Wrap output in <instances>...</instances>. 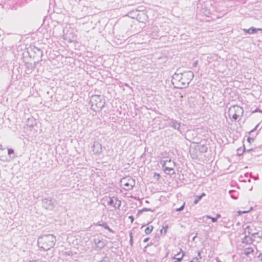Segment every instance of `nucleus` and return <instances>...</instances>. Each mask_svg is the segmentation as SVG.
Segmentation results:
<instances>
[{
  "label": "nucleus",
  "mask_w": 262,
  "mask_h": 262,
  "mask_svg": "<svg viewBox=\"0 0 262 262\" xmlns=\"http://www.w3.org/2000/svg\"><path fill=\"white\" fill-rule=\"evenodd\" d=\"M56 242V236L52 234H43L38 238V247L44 251H48L53 247Z\"/></svg>",
  "instance_id": "nucleus-1"
},
{
  "label": "nucleus",
  "mask_w": 262,
  "mask_h": 262,
  "mask_svg": "<svg viewBox=\"0 0 262 262\" xmlns=\"http://www.w3.org/2000/svg\"><path fill=\"white\" fill-rule=\"evenodd\" d=\"M90 103L91 109L95 112L100 111L105 103L103 96L99 95H94L91 97Z\"/></svg>",
  "instance_id": "nucleus-2"
},
{
  "label": "nucleus",
  "mask_w": 262,
  "mask_h": 262,
  "mask_svg": "<svg viewBox=\"0 0 262 262\" xmlns=\"http://www.w3.org/2000/svg\"><path fill=\"white\" fill-rule=\"evenodd\" d=\"M194 77V74L190 71L184 72L182 73L181 83L180 85L174 86L178 89H183L187 88L190 81Z\"/></svg>",
  "instance_id": "nucleus-3"
},
{
  "label": "nucleus",
  "mask_w": 262,
  "mask_h": 262,
  "mask_svg": "<svg viewBox=\"0 0 262 262\" xmlns=\"http://www.w3.org/2000/svg\"><path fill=\"white\" fill-rule=\"evenodd\" d=\"M120 183L121 186H123V188L126 190H132L135 185V181L130 177L123 178Z\"/></svg>",
  "instance_id": "nucleus-4"
},
{
  "label": "nucleus",
  "mask_w": 262,
  "mask_h": 262,
  "mask_svg": "<svg viewBox=\"0 0 262 262\" xmlns=\"http://www.w3.org/2000/svg\"><path fill=\"white\" fill-rule=\"evenodd\" d=\"M56 203V200L51 198H45L42 200V207L46 209L52 210Z\"/></svg>",
  "instance_id": "nucleus-5"
},
{
  "label": "nucleus",
  "mask_w": 262,
  "mask_h": 262,
  "mask_svg": "<svg viewBox=\"0 0 262 262\" xmlns=\"http://www.w3.org/2000/svg\"><path fill=\"white\" fill-rule=\"evenodd\" d=\"M232 113L233 114L232 115V119L235 121L237 119L239 114L243 113V109L239 106L234 105L229 110V115H231Z\"/></svg>",
  "instance_id": "nucleus-6"
},
{
  "label": "nucleus",
  "mask_w": 262,
  "mask_h": 262,
  "mask_svg": "<svg viewBox=\"0 0 262 262\" xmlns=\"http://www.w3.org/2000/svg\"><path fill=\"white\" fill-rule=\"evenodd\" d=\"M92 148L95 154L99 155L102 152L101 144L98 141L94 142Z\"/></svg>",
  "instance_id": "nucleus-7"
},
{
  "label": "nucleus",
  "mask_w": 262,
  "mask_h": 262,
  "mask_svg": "<svg viewBox=\"0 0 262 262\" xmlns=\"http://www.w3.org/2000/svg\"><path fill=\"white\" fill-rule=\"evenodd\" d=\"M253 226H247L245 228V231L244 234L245 235L249 236L250 235H251L253 237H255L256 235H259L258 232H254L253 231Z\"/></svg>",
  "instance_id": "nucleus-8"
},
{
  "label": "nucleus",
  "mask_w": 262,
  "mask_h": 262,
  "mask_svg": "<svg viewBox=\"0 0 262 262\" xmlns=\"http://www.w3.org/2000/svg\"><path fill=\"white\" fill-rule=\"evenodd\" d=\"M160 163H161L163 168L165 167H174L176 165L175 162L174 161H172L170 159H166V160H161Z\"/></svg>",
  "instance_id": "nucleus-9"
},
{
  "label": "nucleus",
  "mask_w": 262,
  "mask_h": 262,
  "mask_svg": "<svg viewBox=\"0 0 262 262\" xmlns=\"http://www.w3.org/2000/svg\"><path fill=\"white\" fill-rule=\"evenodd\" d=\"M14 151L12 148H8V154L9 156V158H8L7 156H0V160L4 161V162H7L9 161L10 159H13L15 158V156L11 157V155L12 154H14Z\"/></svg>",
  "instance_id": "nucleus-10"
},
{
  "label": "nucleus",
  "mask_w": 262,
  "mask_h": 262,
  "mask_svg": "<svg viewBox=\"0 0 262 262\" xmlns=\"http://www.w3.org/2000/svg\"><path fill=\"white\" fill-rule=\"evenodd\" d=\"M182 76V73H174L172 76V82L174 84L175 83L177 84L178 85H180V83H181Z\"/></svg>",
  "instance_id": "nucleus-11"
},
{
  "label": "nucleus",
  "mask_w": 262,
  "mask_h": 262,
  "mask_svg": "<svg viewBox=\"0 0 262 262\" xmlns=\"http://www.w3.org/2000/svg\"><path fill=\"white\" fill-rule=\"evenodd\" d=\"M168 125L169 126L172 127L174 129L178 130V131L180 130V123L178 122L177 120L173 119H169Z\"/></svg>",
  "instance_id": "nucleus-12"
},
{
  "label": "nucleus",
  "mask_w": 262,
  "mask_h": 262,
  "mask_svg": "<svg viewBox=\"0 0 262 262\" xmlns=\"http://www.w3.org/2000/svg\"><path fill=\"white\" fill-rule=\"evenodd\" d=\"M184 255V253H183L182 250L181 249L180 252H178L177 254H175L172 257V259L176 260L173 262H180L182 260Z\"/></svg>",
  "instance_id": "nucleus-13"
},
{
  "label": "nucleus",
  "mask_w": 262,
  "mask_h": 262,
  "mask_svg": "<svg viewBox=\"0 0 262 262\" xmlns=\"http://www.w3.org/2000/svg\"><path fill=\"white\" fill-rule=\"evenodd\" d=\"M244 31L247 33L252 34L256 33L257 31H262V28H255L251 27L249 29H244Z\"/></svg>",
  "instance_id": "nucleus-14"
},
{
  "label": "nucleus",
  "mask_w": 262,
  "mask_h": 262,
  "mask_svg": "<svg viewBox=\"0 0 262 262\" xmlns=\"http://www.w3.org/2000/svg\"><path fill=\"white\" fill-rule=\"evenodd\" d=\"M94 243L96 247L100 249H102L105 246V242L99 239H95Z\"/></svg>",
  "instance_id": "nucleus-15"
},
{
  "label": "nucleus",
  "mask_w": 262,
  "mask_h": 262,
  "mask_svg": "<svg viewBox=\"0 0 262 262\" xmlns=\"http://www.w3.org/2000/svg\"><path fill=\"white\" fill-rule=\"evenodd\" d=\"M164 172L169 175H172L175 173L174 167H165L163 168Z\"/></svg>",
  "instance_id": "nucleus-16"
},
{
  "label": "nucleus",
  "mask_w": 262,
  "mask_h": 262,
  "mask_svg": "<svg viewBox=\"0 0 262 262\" xmlns=\"http://www.w3.org/2000/svg\"><path fill=\"white\" fill-rule=\"evenodd\" d=\"M198 150L201 153H205L207 151L208 147L204 144H199L197 145Z\"/></svg>",
  "instance_id": "nucleus-17"
},
{
  "label": "nucleus",
  "mask_w": 262,
  "mask_h": 262,
  "mask_svg": "<svg viewBox=\"0 0 262 262\" xmlns=\"http://www.w3.org/2000/svg\"><path fill=\"white\" fill-rule=\"evenodd\" d=\"M115 199H116L115 196L109 198V200L107 202L108 205L113 206L114 208H115Z\"/></svg>",
  "instance_id": "nucleus-18"
},
{
  "label": "nucleus",
  "mask_w": 262,
  "mask_h": 262,
  "mask_svg": "<svg viewBox=\"0 0 262 262\" xmlns=\"http://www.w3.org/2000/svg\"><path fill=\"white\" fill-rule=\"evenodd\" d=\"M33 52H34V53L36 54V55L40 56V57H41L42 56L43 53H42V51L40 49L34 47L33 48Z\"/></svg>",
  "instance_id": "nucleus-19"
},
{
  "label": "nucleus",
  "mask_w": 262,
  "mask_h": 262,
  "mask_svg": "<svg viewBox=\"0 0 262 262\" xmlns=\"http://www.w3.org/2000/svg\"><path fill=\"white\" fill-rule=\"evenodd\" d=\"M99 226H101V227H103L104 229L107 230L108 231H110V232H112V233H113L114 231H113V230H112L107 225V223H105V222H103L101 224H98Z\"/></svg>",
  "instance_id": "nucleus-20"
},
{
  "label": "nucleus",
  "mask_w": 262,
  "mask_h": 262,
  "mask_svg": "<svg viewBox=\"0 0 262 262\" xmlns=\"http://www.w3.org/2000/svg\"><path fill=\"white\" fill-rule=\"evenodd\" d=\"M252 242V239L249 236L245 235L244 238L243 239V243L250 244Z\"/></svg>",
  "instance_id": "nucleus-21"
},
{
  "label": "nucleus",
  "mask_w": 262,
  "mask_h": 262,
  "mask_svg": "<svg viewBox=\"0 0 262 262\" xmlns=\"http://www.w3.org/2000/svg\"><path fill=\"white\" fill-rule=\"evenodd\" d=\"M253 252V249L251 247L245 248L244 250V254L246 256H248L250 253Z\"/></svg>",
  "instance_id": "nucleus-22"
},
{
  "label": "nucleus",
  "mask_w": 262,
  "mask_h": 262,
  "mask_svg": "<svg viewBox=\"0 0 262 262\" xmlns=\"http://www.w3.org/2000/svg\"><path fill=\"white\" fill-rule=\"evenodd\" d=\"M115 200V209H120V208L121 205V201L120 200H119L117 197H116Z\"/></svg>",
  "instance_id": "nucleus-23"
},
{
  "label": "nucleus",
  "mask_w": 262,
  "mask_h": 262,
  "mask_svg": "<svg viewBox=\"0 0 262 262\" xmlns=\"http://www.w3.org/2000/svg\"><path fill=\"white\" fill-rule=\"evenodd\" d=\"M138 11L137 10L131 11L129 12H128V16L133 18H135V17H137L136 13L138 12Z\"/></svg>",
  "instance_id": "nucleus-24"
},
{
  "label": "nucleus",
  "mask_w": 262,
  "mask_h": 262,
  "mask_svg": "<svg viewBox=\"0 0 262 262\" xmlns=\"http://www.w3.org/2000/svg\"><path fill=\"white\" fill-rule=\"evenodd\" d=\"M206 194L205 193H202L200 195H196L195 196V199L194 201V204H196L202 198L203 196H205Z\"/></svg>",
  "instance_id": "nucleus-25"
},
{
  "label": "nucleus",
  "mask_w": 262,
  "mask_h": 262,
  "mask_svg": "<svg viewBox=\"0 0 262 262\" xmlns=\"http://www.w3.org/2000/svg\"><path fill=\"white\" fill-rule=\"evenodd\" d=\"M152 230H153L152 226H148L145 229V233H146V234H149L151 232Z\"/></svg>",
  "instance_id": "nucleus-26"
},
{
  "label": "nucleus",
  "mask_w": 262,
  "mask_h": 262,
  "mask_svg": "<svg viewBox=\"0 0 262 262\" xmlns=\"http://www.w3.org/2000/svg\"><path fill=\"white\" fill-rule=\"evenodd\" d=\"M207 217V219H211V221L213 222V223H215L217 222V219L215 217H211V216L210 215H205L204 216V217Z\"/></svg>",
  "instance_id": "nucleus-27"
},
{
  "label": "nucleus",
  "mask_w": 262,
  "mask_h": 262,
  "mask_svg": "<svg viewBox=\"0 0 262 262\" xmlns=\"http://www.w3.org/2000/svg\"><path fill=\"white\" fill-rule=\"evenodd\" d=\"M245 150V146L243 145V149L242 150V152H241L242 150L240 148H238L237 150V155L238 156H241L242 154H243V152Z\"/></svg>",
  "instance_id": "nucleus-28"
},
{
  "label": "nucleus",
  "mask_w": 262,
  "mask_h": 262,
  "mask_svg": "<svg viewBox=\"0 0 262 262\" xmlns=\"http://www.w3.org/2000/svg\"><path fill=\"white\" fill-rule=\"evenodd\" d=\"M100 262H111L110 258L107 256H105L100 261Z\"/></svg>",
  "instance_id": "nucleus-29"
},
{
  "label": "nucleus",
  "mask_w": 262,
  "mask_h": 262,
  "mask_svg": "<svg viewBox=\"0 0 262 262\" xmlns=\"http://www.w3.org/2000/svg\"><path fill=\"white\" fill-rule=\"evenodd\" d=\"M154 178L158 181L160 178V175L159 173H155L154 174Z\"/></svg>",
  "instance_id": "nucleus-30"
},
{
  "label": "nucleus",
  "mask_w": 262,
  "mask_h": 262,
  "mask_svg": "<svg viewBox=\"0 0 262 262\" xmlns=\"http://www.w3.org/2000/svg\"><path fill=\"white\" fill-rule=\"evenodd\" d=\"M167 228H168V226L167 225L166 226H165V227H163V229L161 230L160 232L161 233H162V232H163V229H164V234H166V233L167 232Z\"/></svg>",
  "instance_id": "nucleus-31"
},
{
  "label": "nucleus",
  "mask_w": 262,
  "mask_h": 262,
  "mask_svg": "<svg viewBox=\"0 0 262 262\" xmlns=\"http://www.w3.org/2000/svg\"><path fill=\"white\" fill-rule=\"evenodd\" d=\"M129 236H130L129 243H130V244L132 245L133 244V237L132 233H130Z\"/></svg>",
  "instance_id": "nucleus-32"
},
{
  "label": "nucleus",
  "mask_w": 262,
  "mask_h": 262,
  "mask_svg": "<svg viewBox=\"0 0 262 262\" xmlns=\"http://www.w3.org/2000/svg\"><path fill=\"white\" fill-rule=\"evenodd\" d=\"M253 141H254V138H253L248 137V139H247V141L249 143H251Z\"/></svg>",
  "instance_id": "nucleus-33"
},
{
  "label": "nucleus",
  "mask_w": 262,
  "mask_h": 262,
  "mask_svg": "<svg viewBox=\"0 0 262 262\" xmlns=\"http://www.w3.org/2000/svg\"><path fill=\"white\" fill-rule=\"evenodd\" d=\"M190 262H199V258L198 257H194L192 260H191Z\"/></svg>",
  "instance_id": "nucleus-34"
},
{
  "label": "nucleus",
  "mask_w": 262,
  "mask_h": 262,
  "mask_svg": "<svg viewBox=\"0 0 262 262\" xmlns=\"http://www.w3.org/2000/svg\"><path fill=\"white\" fill-rule=\"evenodd\" d=\"M184 205H185V203H184L183 205L181 207H180V208L177 209V211H180L184 209Z\"/></svg>",
  "instance_id": "nucleus-35"
},
{
  "label": "nucleus",
  "mask_w": 262,
  "mask_h": 262,
  "mask_svg": "<svg viewBox=\"0 0 262 262\" xmlns=\"http://www.w3.org/2000/svg\"><path fill=\"white\" fill-rule=\"evenodd\" d=\"M142 211H154V210H152L150 208H144L142 209Z\"/></svg>",
  "instance_id": "nucleus-36"
},
{
  "label": "nucleus",
  "mask_w": 262,
  "mask_h": 262,
  "mask_svg": "<svg viewBox=\"0 0 262 262\" xmlns=\"http://www.w3.org/2000/svg\"><path fill=\"white\" fill-rule=\"evenodd\" d=\"M231 197L234 199H237L238 198L237 195H236L235 194H231Z\"/></svg>",
  "instance_id": "nucleus-37"
},
{
  "label": "nucleus",
  "mask_w": 262,
  "mask_h": 262,
  "mask_svg": "<svg viewBox=\"0 0 262 262\" xmlns=\"http://www.w3.org/2000/svg\"><path fill=\"white\" fill-rule=\"evenodd\" d=\"M128 218L130 220L131 223H133L134 221V217L132 215L129 216Z\"/></svg>",
  "instance_id": "nucleus-38"
},
{
  "label": "nucleus",
  "mask_w": 262,
  "mask_h": 262,
  "mask_svg": "<svg viewBox=\"0 0 262 262\" xmlns=\"http://www.w3.org/2000/svg\"><path fill=\"white\" fill-rule=\"evenodd\" d=\"M198 64V60H196V61H195L193 62V65H192V66H193V67H196V66H197Z\"/></svg>",
  "instance_id": "nucleus-39"
},
{
  "label": "nucleus",
  "mask_w": 262,
  "mask_h": 262,
  "mask_svg": "<svg viewBox=\"0 0 262 262\" xmlns=\"http://www.w3.org/2000/svg\"><path fill=\"white\" fill-rule=\"evenodd\" d=\"M258 257L260 258L261 260H262V253H260L258 255Z\"/></svg>",
  "instance_id": "nucleus-40"
},
{
  "label": "nucleus",
  "mask_w": 262,
  "mask_h": 262,
  "mask_svg": "<svg viewBox=\"0 0 262 262\" xmlns=\"http://www.w3.org/2000/svg\"><path fill=\"white\" fill-rule=\"evenodd\" d=\"M258 125H257L253 129H252L249 133H251V132H254L256 129V128L257 127Z\"/></svg>",
  "instance_id": "nucleus-41"
},
{
  "label": "nucleus",
  "mask_w": 262,
  "mask_h": 262,
  "mask_svg": "<svg viewBox=\"0 0 262 262\" xmlns=\"http://www.w3.org/2000/svg\"><path fill=\"white\" fill-rule=\"evenodd\" d=\"M198 256H199V257H198L199 260L200 259H201V258H202V257H201V253H200V252H198Z\"/></svg>",
  "instance_id": "nucleus-42"
},
{
  "label": "nucleus",
  "mask_w": 262,
  "mask_h": 262,
  "mask_svg": "<svg viewBox=\"0 0 262 262\" xmlns=\"http://www.w3.org/2000/svg\"><path fill=\"white\" fill-rule=\"evenodd\" d=\"M221 217V214H216V215L215 218H216V219L217 220L219 218H220Z\"/></svg>",
  "instance_id": "nucleus-43"
},
{
  "label": "nucleus",
  "mask_w": 262,
  "mask_h": 262,
  "mask_svg": "<svg viewBox=\"0 0 262 262\" xmlns=\"http://www.w3.org/2000/svg\"><path fill=\"white\" fill-rule=\"evenodd\" d=\"M149 239V238H148V237L145 238L143 240V242H144V243H146V242H148V241Z\"/></svg>",
  "instance_id": "nucleus-44"
},
{
  "label": "nucleus",
  "mask_w": 262,
  "mask_h": 262,
  "mask_svg": "<svg viewBox=\"0 0 262 262\" xmlns=\"http://www.w3.org/2000/svg\"><path fill=\"white\" fill-rule=\"evenodd\" d=\"M215 260H216V262H221L219 257H216Z\"/></svg>",
  "instance_id": "nucleus-45"
},
{
  "label": "nucleus",
  "mask_w": 262,
  "mask_h": 262,
  "mask_svg": "<svg viewBox=\"0 0 262 262\" xmlns=\"http://www.w3.org/2000/svg\"><path fill=\"white\" fill-rule=\"evenodd\" d=\"M229 192V193L231 194L232 192H235V191L234 190H230Z\"/></svg>",
  "instance_id": "nucleus-46"
},
{
  "label": "nucleus",
  "mask_w": 262,
  "mask_h": 262,
  "mask_svg": "<svg viewBox=\"0 0 262 262\" xmlns=\"http://www.w3.org/2000/svg\"><path fill=\"white\" fill-rule=\"evenodd\" d=\"M0 149L1 150H3L4 149L3 148V146L2 145H0Z\"/></svg>",
  "instance_id": "nucleus-47"
},
{
  "label": "nucleus",
  "mask_w": 262,
  "mask_h": 262,
  "mask_svg": "<svg viewBox=\"0 0 262 262\" xmlns=\"http://www.w3.org/2000/svg\"><path fill=\"white\" fill-rule=\"evenodd\" d=\"M248 211H243V213H246V212H247Z\"/></svg>",
  "instance_id": "nucleus-48"
},
{
  "label": "nucleus",
  "mask_w": 262,
  "mask_h": 262,
  "mask_svg": "<svg viewBox=\"0 0 262 262\" xmlns=\"http://www.w3.org/2000/svg\"><path fill=\"white\" fill-rule=\"evenodd\" d=\"M258 236H259V237L262 236V235H258Z\"/></svg>",
  "instance_id": "nucleus-49"
}]
</instances>
